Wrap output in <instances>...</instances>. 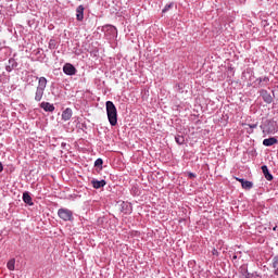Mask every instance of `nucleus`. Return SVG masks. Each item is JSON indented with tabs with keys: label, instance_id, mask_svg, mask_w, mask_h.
<instances>
[{
	"label": "nucleus",
	"instance_id": "obj_1",
	"mask_svg": "<svg viewBox=\"0 0 278 278\" xmlns=\"http://www.w3.org/2000/svg\"><path fill=\"white\" fill-rule=\"evenodd\" d=\"M106 116L111 127H116L118 125V110L112 101L105 102Z\"/></svg>",
	"mask_w": 278,
	"mask_h": 278
},
{
	"label": "nucleus",
	"instance_id": "obj_2",
	"mask_svg": "<svg viewBox=\"0 0 278 278\" xmlns=\"http://www.w3.org/2000/svg\"><path fill=\"white\" fill-rule=\"evenodd\" d=\"M36 79H38V86L36 87L35 91V101L40 103V101H42V97H45V90H47L48 80L45 76H36Z\"/></svg>",
	"mask_w": 278,
	"mask_h": 278
},
{
	"label": "nucleus",
	"instance_id": "obj_3",
	"mask_svg": "<svg viewBox=\"0 0 278 278\" xmlns=\"http://www.w3.org/2000/svg\"><path fill=\"white\" fill-rule=\"evenodd\" d=\"M58 216L61 220H64V223H73V220H75V217H73V211L66 207L59 208Z\"/></svg>",
	"mask_w": 278,
	"mask_h": 278
},
{
	"label": "nucleus",
	"instance_id": "obj_4",
	"mask_svg": "<svg viewBox=\"0 0 278 278\" xmlns=\"http://www.w3.org/2000/svg\"><path fill=\"white\" fill-rule=\"evenodd\" d=\"M102 30L104 31V36L108 38V40H114V38L118 36V30L116 29V26L105 25L103 26Z\"/></svg>",
	"mask_w": 278,
	"mask_h": 278
},
{
	"label": "nucleus",
	"instance_id": "obj_5",
	"mask_svg": "<svg viewBox=\"0 0 278 278\" xmlns=\"http://www.w3.org/2000/svg\"><path fill=\"white\" fill-rule=\"evenodd\" d=\"M261 129L266 134H275L277 131V122L267 119L264 125H261Z\"/></svg>",
	"mask_w": 278,
	"mask_h": 278
},
{
	"label": "nucleus",
	"instance_id": "obj_6",
	"mask_svg": "<svg viewBox=\"0 0 278 278\" xmlns=\"http://www.w3.org/2000/svg\"><path fill=\"white\" fill-rule=\"evenodd\" d=\"M63 73L70 77H73V75H77V68L71 63H65L63 65Z\"/></svg>",
	"mask_w": 278,
	"mask_h": 278
},
{
	"label": "nucleus",
	"instance_id": "obj_7",
	"mask_svg": "<svg viewBox=\"0 0 278 278\" xmlns=\"http://www.w3.org/2000/svg\"><path fill=\"white\" fill-rule=\"evenodd\" d=\"M16 68H18V62H16V59H9L8 64L5 65L7 73H12Z\"/></svg>",
	"mask_w": 278,
	"mask_h": 278
},
{
	"label": "nucleus",
	"instance_id": "obj_8",
	"mask_svg": "<svg viewBox=\"0 0 278 278\" xmlns=\"http://www.w3.org/2000/svg\"><path fill=\"white\" fill-rule=\"evenodd\" d=\"M260 94L265 103L267 104L273 103V96L270 94V92H268V90L261 89Z\"/></svg>",
	"mask_w": 278,
	"mask_h": 278
},
{
	"label": "nucleus",
	"instance_id": "obj_9",
	"mask_svg": "<svg viewBox=\"0 0 278 278\" xmlns=\"http://www.w3.org/2000/svg\"><path fill=\"white\" fill-rule=\"evenodd\" d=\"M121 212H123V214H126V215L131 214V212H134L131 203L122 202V204H121Z\"/></svg>",
	"mask_w": 278,
	"mask_h": 278
},
{
	"label": "nucleus",
	"instance_id": "obj_10",
	"mask_svg": "<svg viewBox=\"0 0 278 278\" xmlns=\"http://www.w3.org/2000/svg\"><path fill=\"white\" fill-rule=\"evenodd\" d=\"M268 81H270V78L268 76H264L256 78L255 84H257L258 88H265L268 86Z\"/></svg>",
	"mask_w": 278,
	"mask_h": 278
},
{
	"label": "nucleus",
	"instance_id": "obj_11",
	"mask_svg": "<svg viewBox=\"0 0 278 278\" xmlns=\"http://www.w3.org/2000/svg\"><path fill=\"white\" fill-rule=\"evenodd\" d=\"M106 181L104 180V179H102V180H98V179H92L91 180V186H92V188H94L96 190H99V189H101V188H105V186H106Z\"/></svg>",
	"mask_w": 278,
	"mask_h": 278
},
{
	"label": "nucleus",
	"instance_id": "obj_12",
	"mask_svg": "<svg viewBox=\"0 0 278 278\" xmlns=\"http://www.w3.org/2000/svg\"><path fill=\"white\" fill-rule=\"evenodd\" d=\"M39 108L46 112H55V105L51 104L50 102H41Z\"/></svg>",
	"mask_w": 278,
	"mask_h": 278
},
{
	"label": "nucleus",
	"instance_id": "obj_13",
	"mask_svg": "<svg viewBox=\"0 0 278 278\" xmlns=\"http://www.w3.org/2000/svg\"><path fill=\"white\" fill-rule=\"evenodd\" d=\"M85 10H86V8H84L83 4H80L76 8V21H78V22L84 21V11Z\"/></svg>",
	"mask_w": 278,
	"mask_h": 278
},
{
	"label": "nucleus",
	"instance_id": "obj_14",
	"mask_svg": "<svg viewBox=\"0 0 278 278\" xmlns=\"http://www.w3.org/2000/svg\"><path fill=\"white\" fill-rule=\"evenodd\" d=\"M261 170L265 179H267V181H273L274 177H273V174H270V172L268 170V166L262 165Z\"/></svg>",
	"mask_w": 278,
	"mask_h": 278
},
{
	"label": "nucleus",
	"instance_id": "obj_15",
	"mask_svg": "<svg viewBox=\"0 0 278 278\" xmlns=\"http://www.w3.org/2000/svg\"><path fill=\"white\" fill-rule=\"evenodd\" d=\"M73 118V110L71 108L65 109L62 112V121H71Z\"/></svg>",
	"mask_w": 278,
	"mask_h": 278
},
{
	"label": "nucleus",
	"instance_id": "obj_16",
	"mask_svg": "<svg viewBox=\"0 0 278 278\" xmlns=\"http://www.w3.org/2000/svg\"><path fill=\"white\" fill-rule=\"evenodd\" d=\"M22 200L26 203V205H34V200L31 199V194H29L28 191L23 193Z\"/></svg>",
	"mask_w": 278,
	"mask_h": 278
},
{
	"label": "nucleus",
	"instance_id": "obj_17",
	"mask_svg": "<svg viewBox=\"0 0 278 278\" xmlns=\"http://www.w3.org/2000/svg\"><path fill=\"white\" fill-rule=\"evenodd\" d=\"M275 144H278V140L275 137H269L263 140L264 147H273Z\"/></svg>",
	"mask_w": 278,
	"mask_h": 278
},
{
	"label": "nucleus",
	"instance_id": "obj_18",
	"mask_svg": "<svg viewBox=\"0 0 278 278\" xmlns=\"http://www.w3.org/2000/svg\"><path fill=\"white\" fill-rule=\"evenodd\" d=\"M271 268H274V275L278 276V256H274L271 260Z\"/></svg>",
	"mask_w": 278,
	"mask_h": 278
},
{
	"label": "nucleus",
	"instance_id": "obj_19",
	"mask_svg": "<svg viewBox=\"0 0 278 278\" xmlns=\"http://www.w3.org/2000/svg\"><path fill=\"white\" fill-rule=\"evenodd\" d=\"M15 264H16V258H11V260L7 263V268H9L10 270H14Z\"/></svg>",
	"mask_w": 278,
	"mask_h": 278
},
{
	"label": "nucleus",
	"instance_id": "obj_20",
	"mask_svg": "<svg viewBox=\"0 0 278 278\" xmlns=\"http://www.w3.org/2000/svg\"><path fill=\"white\" fill-rule=\"evenodd\" d=\"M172 8H175V2H170L168 4H166L163 10H162V13L163 14H166V12H168V10H172Z\"/></svg>",
	"mask_w": 278,
	"mask_h": 278
},
{
	"label": "nucleus",
	"instance_id": "obj_21",
	"mask_svg": "<svg viewBox=\"0 0 278 278\" xmlns=\"http://www.w3.org/2000/svg\"><path fill=\"white\" fill-rule=\"evenodd\" d=\"M94 166L96 168H100V170L103 169V159H97L94 161Z\"/></svg>",
	"mask_w": 278,
	"mask_h": 278
},
{
	"label": "nucleus",
	"instance_id": "obj_22",
	"mask_svg": "<svg viewBox=\"0 0 278 278\" xmlns=\"http://www.w3.org/2000/svg\"><path fill=\"white\" fill-rule=\"evenodd\" d=\"M241 186L244 190H251L253 188V184L249 180H245Z\"/></svg>",
	"mask_w": 278,
	"mask_h": 278
},
{
	"label": "nucleus",
	"instance_id": "obj_23",
	"mask_svg": "<svg viewBox=\"0 0 278 278\" xmlns=\"http://www.w3.org/2000/svg\"><path fill=\"white\" fill-rule=\"evenodd\" d=\"M49 49L53 50V49H58V41L55 39H50L49 41Z\"/></svg>",
	"mask_w": 278,
	"mask_h": 278
},
{
	"label": "nucleus",
	"instance_id": "obj_24",
	"mask_svg": "<svg viewBox=\"0 0 278 278\" xmlns=\"http://www.w3.org/2000/svg\"><path fill=\"white\" fill-rule=\"evenodd\" d=\"M175 140L177 144H184V142H186V139H184V136H176Z\"/></svg>",
	"mask_w": 278,
	"mask_h": 278
},
{
	"label": "nucleus",
	"instance_id": "obj_25",
	"mask_svg": "<svg viewBox=\"0 0 278 278\" xmlns=\"http://www.w3.org/2000/svg\"><path fill=\"white\" fill-rule=\"evenodd\" d=\"M249 126V129H257V123L256 124H247Z\"/></svg>",
	"mask_w": 278,
	"mask_h": 278
},
{
	"label": "nucleus",
	"instance_id": "obj_26",
	"mask_svg": "<svg viewBox=\"0 0 278 278\" xmlns=\"http://www.w3.org/2000/svg\"><path fill=\"white\" fill-rule=\"evenodd\" d=\"M189 179H194V177H197V174L192 173V172H188L187 173Z\"/></svg>",
	"mask_w": 278,
	"mask_h": 278
},
{
	"label": "nucleus",
	"instance_id": "obj_27",
	"mask_svg": "<svg viewBox=\"0 0 278 278\" xmlns=\"http://www.w3.org/2000/svg\"><path fill=\"white\" fill-rule=\"evenodd\" d=\"M237 181H239V184H241V186L247 181L243 178H237Z\"/></svg>",
	"mask_w": 278,
	"mask_h": 278
},
{
	"label": "nucleus",
	"instance_id": "obj_28",
	"mask_svg": "<svg viewBox=\"0 0 278 278\" xmlns=\"http://www.w3.org/2000/svg\"><path fill=\"white\" fill-rule=\"evenodd\" d=\"M212 254H213V255H216V256L218 257V255H219L218 250L213 249Z\"/></svg>",
	"mask_w": 278,
	"mask_h": 278
},
{
	"label": "nucleus",
	"instance_id": "obj_29",
	"mask_svg": "<svg viewBox=\"0 0 278 278\" xmlns=\"http://www.w3.org/2000/svg\"><path fill=\"white\" fill-rule=\"evenodd\" d=\"M0 173H3V163L0 162Z\"/></svg>",
	"mask_w": 278,
	"mask_h": 278
},
{
	"label": "nucleus",
	"instance_id": "obj_30",
	"mask_svg": "<svg viewBox=\"0 0 278 278\" xmlns=\"http://www.w3.org/2000/svg\"><path fill=\"white\" fill-rule=\"evenodd\" d=\"M247 131H248V134H253V129H251V128L248 129Z\"/></svg>",
	"mask_w": 278,
	"mask_h": 278
},
{
	"label": "nucleus",
	"instance_id": "obj_31",
	"mask_svg": "<svg viewBox=\"0 0 278 278\" xmlns=\"http://www.w3.org/2000/svg\"><path fill=\"white\" fill-rule=\"evenodd\" d=\"M232 260H238V255L233 254Z\"/></svg>",
	"mask_w": 278,
	"mask_h": 278
},
{
	"label": "nucleus",
	"instance_id": "obj_32",
	"mask_svg": "<svg viewBox=\"0 0 278 278\" xmlns=\"http://www.w3.org/2000/svg\"><path fill=\"white\" fill-rule=\"evenodd\" d=\"M176 88H178V89H179V88H181V85H179V84H178V85H176Z\"/></svg>",
	"mask_w": 278,
	"mask_h": 278
}]
</instances>
